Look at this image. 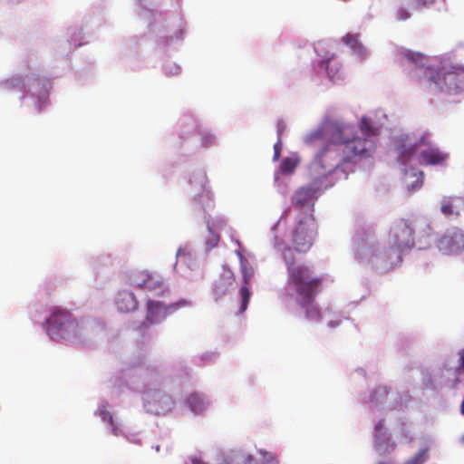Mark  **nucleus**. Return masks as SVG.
Here are the masks:
<instances>
[{
  "label": "nucleus",
  "mask_w": 464,
  "mask_h": 464,
  "mask_svg": "<svg viewBox=\"0 0 464 464\" xmlns=\"http://www.w3.org/2000/svg\"><path fill=\"white\" fill-rule=\"evenodd\" d=\"M434 2V0H416L417 7H423L430 5Z\"/></svg>",
  "instance_id": "c85d7f7f"
},
{
  "label": "nucleus",
  "mask_w": 464,
  "mask_h": 464,
  "mask_svg": "<svg viewBox=\"0 0 464 464\" xmlns=\"http://www.w3.org/2000/svg\"><path fill=\"white\" fill-rule=\"evenodd\" d=\"M282 131H283V127L279 126V128H278V133H279V135L282 133Z\"/></svg>",
  "instance_id": "f704fd0d"
},
{
  "label": "nucleus",
  "mask_w": 464,
  "mask_h": 464,
  "mask_svg": "<svg viewBox=\"0 0 464 464\" xmlns=\"http://www.w3.org/2000/svg\"><path fill=\"white\" fill-rule=\"evenodd\" d=\"M460 411L464 415V400L462 401L461 406H460Z\"/></svg>",
  "instance_id": "72a5a7b5"
},
{
  "label": "nucleus",
  "mask_w": 464,
  "mask_h": 464,
  "mask_svg": "<svg viewBox=\"0 0 464 464\" xmlns=\"http://www.w3.org/2000/svg\"><path fill=\"white\" fill-rule=\"evenodd\" d=\"M405 464H420L417 462V460H414L413 459L408 460Z\"/></svg>",
  "instance_id": "473e14b6"
},
{
  "label": "nucleus",
  "mask_w": 464,
  "mask_h": 464,
  "mask_svg": "<svg viewBox=\"0 0 464 464\" xmlns=\"http://www.w3.org/2000/svg\"><path fill=\"white\" fill-rule=\"evenodd\" d=\"M287 268V283L295 290L297 298L304 303L310 302L321 292L323 278L314 276L312 268L305 264H296L290 249L284 254Z\"/></svg>",
  "instance_id": "20e7f679"
},
{
  "label": "nucleus",
  "mask_w": 464,
  "mask_h": 464,
  "mask_svg": "<svg viewBox=\"0 0 464 464\" xmlns=\"http://www.w3.org/2000/svg\"><path fill=\"white\" fill-rule=\"evenodd\" d=\"M379 464H386L385 462H380Z\"/></svg>",
  "instance_id": "c9c22d12"
},
{
  "label": "nucleus",
  "mask_w": 464,
  "mask_h": 464,
  "mask_svg": "<svg viewBox=\"0 0 464 464\" xmlns=\"http://www.w3.org/2000/svg\"><path fill=\"white\" fill-rule=\"evenodd\" d=\"M237 254L240 260V270L242 273L244 282V285H242L241 288L239 289V295L241 297V306L238 313L243 314L247 309V305L250 300L251 294L248 285L252 280V277L254 276L255 270L254 267L248 264L247 260L240 252H237Z\"/></svg>",
  "instance_id": "f8f14e48"
},
{
  "label": "nucleus",
  "mask_w": 464,
  "mask_h": 464,
  "mask_svg": "<svg viewBox=\"0 0 464 464\" xmlns=\"http://www.w3.org/2000/svg\"><path fill=\"white\" fill-rule=\"evenodd\" d=\"M396 17L400 21H405L408 18H410V13L407 10L401 8L400 10H398Z\"/></svg>",
  "instance_id": "cd10ccee"
},
{
  "label": "nucleus",
  "mask_w": 464,
  "mask_h": 464,
  "mask_svg": "<svg viewBox=\"0 0 464 464\" xmlns=\"http://www.w3.org/2000/svg\"><path fill=\"white\" fill-rule=\"evenodd\" d=\"M130 284L143 291L150 292L155 296H165L169 295L163 278L149 270H139L131 274Z\"/></svg>",
  "instance_id": "6e6552de"
},
{
  "label": "nucleus",
  "mask_w": 464,
  "mask_h": 464,
  "mask_svg": "<svg viewBox=\"0 0 464 464\" xmlns=\"http://www.w3.org/2000/svg\"><path fill=\"white\" fill-rule=\"evenodd\" d=\"M315 298H313L310 302L304 303L302 298H297L298 304L305 310V317L309 320H320L321 313L316 305H314Z\"/></svg>",
  "instance_id": "f3484780"
},
{
  "label": "nucleus",
  "mask_w": 464,
  "mask_h": 464,
  "mask_svg": "<svg viewBox=\"0 0 464 464\" xmlns=\"http://www.w3.org/2000/svg\"><path fill=\"white\" fill-rule=\"evenodd\" d=\"M388 393H389V391H388L387 387H385V386H378L372 392V399L373 401H378L380 399H382V398L386 397L388 395Z\"/></svg>",
  "instance_id": "b1692460"
},
{
  "label": "nucleus",
  "mask_w": 464,
  "mask_h": 464,
  "mask_svg": "<svg viewBox=\"0 0 464 464\" xmlns=\"http://www.w3.org/2000/svg\"><path fill=\"white\" fill-rule=\"evenodd\" d=\"M412 459L420 464L424 463L427 460V450H420Z\"/></svg>",
  "instance_id": "bb28decb"
},
{
  "label": "nucleus",
  "mask_w": 464,
  "mask_h": 464,
  "mask_svg": "<svg viewBox=\"0 0 464 464\" xmlns=\"http://www.w3.org/2000/svg\"><path fill=\"white\" fill-rule=\"evenodd\" d=\"M297 165V161L291 158H285L281 162L280 169L283 173H290L292 172Z\"/></svg>",
  "instance_id": "4be33fe9"
},
{
  "label": "nucleus",
  "mask_w": 464,
  "mask_h": 464,
  "mask_svg": "<svg viewBox=\"0 0 464 464\" xmlns=\"http://www.w3.org/2000/svg\"><path fill=\"white\" fill-rule=\"evenodd\" d=\"M189 304L190 303L185 299L169 304L150 299L147 302L146 321L150 324H160L166 319L168 315L175 313L179 308L188 306Z\"/></svg>",
  "instance_id": "1a4fd4ad"
},
{
  "label": "nucleus",
  "mask_w": 464,
  "mask_h": 464,
  "mask_svg": "<svg viewBox=\"0 0 464 464\" xmlns=\"http://www.w3.org/2000/svg\"><path fill=\"white\" fill-rule=\"evenodd\" d=\"M437 247L446 255L457 254L464 249V234L458 227H452L438 240Z\"/></svg>",
  "instance_id": "9b49d317"
},
{
  "label": "nucleus",
  "mask_w": 464,
  "mask_h": 464,
  "mask_svg": "<svg viewBox=\"0 0 464 464\" xmlns=\"http://www.w3.org/2000/svg\"><path fill=\"white\" fill-rule=\"evenodd\" d=\"M440 211L447 218H458L459 216V209L452 198H446L441 201Z\"/></svg>",
  "instance_id": "aec40b11"
},
{
  "label": "nucleus",
  "mask_w": 464,
  "mask_h": 464,
  "mask_svg": "<svg viewBox=\"0 0 464 464\" xmlns=\"http://www.w3.org/2000/svg\"><path fill=\"white\" fill-rule=\"evenodd\" d=\"M317 190V188L312 187L300 188L293 197V204L296 208L308 205L316 197Z\"/></svg>",
  "instance_id": "2eb2a0df"
},
{
  "label": "nucleus",
  "mask_w": 464,
  "mask_h": 464,
  "mask_svg": "<svg viewBox=\"0 0 464 464\" xmlns=\"http://www.w3.org/2000/svg\"><path fill=\"white\" fill-rule=\"evenodd\" d=\"M343 41L345 44L351 46L352 48H355L356 47V44H357V38L353 35V34H346L343 38Z\"/></svg>",
  "instance_id": "a878e982"
},
{
  "label": "nucleus",
  "mask_w": 464,
  "mask_h": 464,
  "mask_svg": "<svg viewBox=\"0 0 464 464\" xmlns=\"http://www.w3.org/2000/svg\"><path fill=\"white\" fill-rule=\"evenodd\" d=\"M274 150H275V159H278V157L280 155V151H281V141L280 140H278V142L276 144H275Z\"/></svg>",
  "instance_id": "c756f323"
},
{
  "label": "nucleus",
  "mask_w": 464,
  "mask_h": 464,
  "mask_svg": "<svg viewBox=\"0 0 464 464\" xmlns=\"http://www.w3.org/2000/svg\"><path fill=\"white\" fill-rule=\"evenodd\" d=\"M225 464H256L250 454L245 452H233L225 459Z\"/></svg>",
  "instance_id": "6ab92c4d"
},
{
  "label": "nucleus",
  "mask_w": 464,
  "mask_h": 464,
  "mask_svg": "<svg viewBox=\"0 0 464 464\" xmlns=\"http://www.w3.org/2000/svg\"><path fill=\"white\" fill-rule=\"evenodd\" d=\"M144 407L149 413L165 415L169 412L174 401L167 393L159 390H150L143 395Z\"/></svg>",
  "instance_id": "9d476101"
},
{
  "label": "nucleus",
  "mask_w": 464,
  "mask_h": 464,
  "mask_svg": "<svg viewBox=\"0 0 464 464\" xmlns=\"http://www.w3.org/2000/svg\"><path fill=\"white\" fill-rule=\"evenodd\" d=\"M188 407L195 413H201L207 408V402L198 393H192L187 398Z\"/></svg>",
  "instance_id": "a211bd4d"
},
{
  "label": "nucleus",
  "mask_w": 464,
  "mask_h": 464,
  "mask_svg": "<svg viewBox=\"0 0 464 464\" xmlns=\"http://www.w3.org/2000/svg\"><path fill=\"white\" fill-rule=\"evenodd\" d=\"M426 60L424 54L404 48L398 50L396 54V62L408 72L411 79L420 82L423 78L440 92L458 93L464 85V76L453 67H427Z\"/></svg>",
  "instance_id": "f03ea898"
},
{
  "label": "nucleus",
  "mask_w": 464,
  "mask_h": 464,
  "mask_svg": "<svg viewBox=\"0 0 464 464\" xmlns=\"http://www.w3.org/2000/svg\"><path fill=\"white\" fill-rule=\"evenodd\" d=\"M317 235V223L312 214L304 215L292 232V244L295 251L306 253Z\"/></svg>",
  "instance_id": "0eeeda50"
},
{
  "label": "nucleus",
  "mask_w": 464,
  "mask_h": 464,
  "mask_svg": "<svg viewBox=\"0 0 464 464\" xmlns=\"http://www.w3.org/2000/svg\"><path fill=\"white\" fill-rule=\"evenodd\" d=\"M191 462H192V464H207L206 462H204L202 459H200L198 458H192Z\"/></svg>",
  "instance_id": "7c9ffc66"
},
{
  "label": "nucleus",
  "mask_w": 464,
  "mask_h": 464,
  "mask_svg": "<svg viewBox=\"0 0 464 464\" xmlns=\"http://www.w3.org/2000/svg\"><path fill=\"white\" fill-rule=\"evenodd\" d=\"M261 454L264 457L263 460L266 464H279V460L275 454L263 451Z\"/></svg>",
  "instance_id": "393cba45"
},
{
  "label": "nucleus",
  "mask_w": 464,
  "mask_h": 464,
  "mask_svg": "<svg viewBox=\"0 0 464 464\" xmlns=\"http://www.w3.org/2000/svg\"><path fill=\"white\" fill-rule=\"evenodd\" d=\"M432 227L423 217H411L395 220L389 230L391 248L398 253L411 249L416 242L430 237Z\"/></svg>",
  "instance_id": "7ed1b4c3"
},
{
  "label": "nucleus",
  "mask_w": 464,
  "mask_h": 464,
  "mask_svg": "<svg viewBox=\"0 0 464 464\" xmlns=\"http://www.w3.org/2000/svg\"><path fill=\"white\" fill-rule=\"evenodd\" d=\"M98 415L100 418L108 422L110 426L111 427V432L113 435H118V427L114 424L113 417L111 413L107 411L106 407H103L98 411Z\"/></svg>",
  "instance_id": "412c9836"
},
{
  "label": "nucleus",
  "mask_w": 464,
  "mask_h": 464,
  "mask_svg": "<svg viewBox=\"0 0 464 464\" xmlns=\"http://www.w3.org/2000/svg\"><path fill=\"white\" fill-rule=\"evenodd\" d=\"M397 160L402 165H407L417 155L420 165H443L449 155L438 147L431 146L427 133L423 134L418 142L411 143L406 138H400L395 143Z\"/></svg>",
  "instance_id": "39448f33"
},
{
  "label": "nucleus",
  "mask_w": 464,
  "mask_h": 464,
  "mask_svg": "<svg viewBox=\"0 0 464 464\" xmlns=\"http://www.w3.org/2000/svg\"><path fill=\"white\" fill-rule=\"evenodd\" d=\"M384 423H385L384 420H380L378 421V423L376 424L375 429L376 430H381L384 426Z\"/></svg>",
  "instance_id": "2f4dec72"
},
{
  "label": "nucleus",
  "mask_w": 464,
  "mask_h": 464,
  "mask_svg": "<svg viewBox=\"0 0 464 464\" xmlns=\"http://www.w3.org/2000/svg\"><path fill=\"white\" fill-rule=\"evenodd\" d=\"M208 232H209V235L206 240V244L208 245V246H209L210 248L212 247H216L219 242V235L218 234H216L214 233L211 228L209 227V226H208Z\"/></svg>",
  "instance_id": "5701e85b"
},
{
  "label": "nucleus",
  "mask_w": 464,
  "mask_h": 464,
  "mask_svg": "<svg viewBox=\"0 0 464 464\" xmlns=\"http://www.w3.org/2000/svg\"><path fill=\"white\" fill-rule=\"evenodd\" d=\"M46 332L53 340L75 338L82 334L79 321L70 311L62 307L52 309L50 317L46 320Z\"/></svg>",
  "instance_id": "423d86ee"
},
{
  "label": "nucleus",
  "mask_w": 464,
  "mask_h": 464,
  "mask_svg": "<svg viewBox=\"0 0 464 464\" xmlns=\"http://www.w3.org/2000/svg\"><path fill=\"white\" fill-rule=\"evenodd\" d=\"M116 305L120 312L129 313L134 311L138 306V301L133 293L121 291L118 294Z\"/></svg>",
  "instance_id": "ddd939ff"
},
{
  "label": "nucleus",
  "mask_w": 464,
  "mask_h": 464,
  "mask_svg": "<svg viewBox=\"0 0 464 464\" xmlns=\"http://www.w3.org/2000/svg\"><path fill=\"white\" fill-rule=\"evenodd\" d=\"M360 129L365 138L353 135V128L336 123L319 128L305 138L311 146L326 145L316 155L311 169L314 174L326 178L339 166L356 163L362 158L370 157L375 149L372 137L379 135L380 129L369 117H362Z\"/></svg>",
  "instance_id": "f257e3e1"
},
{
  "label": "nucleus",
  "mask_w": 464,
  "mask_h": 464,
  "mask_svg": "<svg viewBox=\"0 0 464 464\" xmlns=\"http://www.w3.org/2000/svg\"><path fill=\"white\" fill-rule=\"evenodd\" d=\"M235 276L231 271H226L221 277L216 281L213 288V294L216 300L224 296L232 286Z\"/></svg>",
  "instance_id": "4468645a"
},
{
  "label": "nucleus",
  "mask_w": 464,
  "mask_h": 464,
  "mask_svg": "<svg viewBox=\"0 0 464 464\" xmlns=\"http://www.w3.org/2000/svg\"><path fill=\"white\" fill-rule=\"evenodd\" d=\"M404 176L408 185V190L411 192L420 188L423 184L424 173L420 170L412 169L409 171L404 169Z\"/></svg>",
  "instance_id": "dca6fc26"
}]
</instances>
